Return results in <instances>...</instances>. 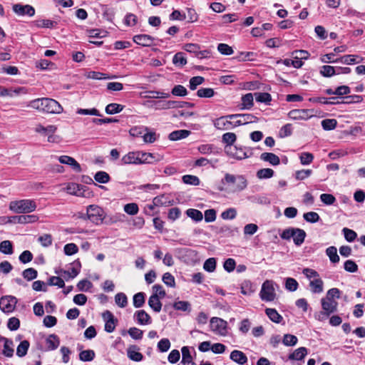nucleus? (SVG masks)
Wrapping results in <instances>:
<instances>
[{
	"mask_svg": "<svg viewBox=\"0 0 365 365\" xmlns=\"http://www.w3.org/2000/svg\"><path fill=\"white\" fill-rule=\"evenodd\" d=\"M28 106L47 113L59 114L63 112V107L56 100L49 98H41L31 101Z\"/></svg>",
	"mask_w": 365,
	"mask_h": 365,
	"instance_id": "f257e3e1",
	"label": "nucleus"
},
{
	"mask_svg": "<svg viewBox=\"0 0 365 365\" xmlns=\"http://www.w3.org/2000/svg\"><path fill=\"white\" fill-rule=\"evenodd\" d=\"M307 234L305 231L300 228L289 227L282 231L280 237L283 240H289L293 238L295 245L300 246L304 242Z\"/></svg>",
	"mask_w": 365,
	"mask_h": 365,
	"instance_id": "f03ea898",
	"label": "nucleus"
},
{
	"mask_svg": "<svg viewBox=\"0 0 365 365\" xmlns=\"http://www.w3.org/2000/svg\"><path fill=\"white\" fill-rule=\"evenodd\" d=\"M36 207L35 201L29 199L11 201L9 203V209L15 213L31 212Z\"/></svg>",
	"mask_w": 365,
	"mask_h": 365,
	"instance_id": "7ed1b4c3",
	"label": "nucleus"
},
{
	"mask_svg": "<svg viewBox=\"0 0 365 365\" xmlns=\"http://www.w3.org/2000/svg\"><path fill=\"white\" fill-rule=\"evenodd\" d=\"M223 184H235L232 192H239L247 187V180L242 175H235L230 173H226L224 178L222 180Z\"/></svg>",
	"mask_w": 365,
	"mask_h": 365,
	"instance_id": "20e7f679",
	"label": "nucleus"
},
{
	"mask_svg": "<svg viewBox=\"0 0 365 365\" xmlns=\"http://www.w3.org/2000/svg\"><path fill=\"white\" fill-rule=\"evenodd\" d=\"M274 282L272 280H266L262 285L260 290V298L262 301L272 302L276 297Z\"/></svg>",
	"mask_w": 365,
	"mask_h": 365,
	"instance_id": "39448f33",
	"label": "nucleus"
},
{
	"mask_svg": "<svg viewBox=\"0 0 365 365\" xmlns=\"http://www.w3.org/2000/svg\"><path fill=\"white\" fill-rule=\"evenodd\" d=\"M86 217L92 222L98 225L103 222V210L96 205H91L87 207Z\"/></svg>",
	"mask_w": 365,
	"mask_h": 365,
	"instance_id": "423d86ee",
	"label": "nucleus"
},
{
	"mask_svg": "<svg viewBox=\"0 0 365 365\" xmlns=\"http://www.w3.org/2000/svg\"><path fill=\"white\" fill-rule=\"evenodd\" d=\"M17 302L14 296H3L0 299V309L4 313H11L15 309Z\"/></svg>",
	"mask_w": 365,
	"mask_h": 365,
	"instance_id": "0eeeda50",
	"label": "nucleus"
},
{
	"mask_svg": "<svg viewBox=\"0 0 365 365\" xmlns=\"http://www.w3.org/2000/svg\"><path fill=\"white\" fill-rule=\"evenodd\" d=\"M225 152L228 156L237 160L245 159L250 156L243 148L235 145L225 146Z\"/></svg>",
	"mask_w": 365,
	"mask_h": 365,
	"instance_id": "6e6552de",
	"label": "nucleus"
},
{
	"mask_svg": "<svg viewBox=\"0 0 365 365\" xmlns=\"http://www.w3.org/2000/svg\"><path fill=\"white\" fill-rule=\"evenodd\" d=\"M210 328L214 332L225 335L227 331V322L218 317H212L210 319Z\"/></svg>",
	"mask_w": 365,
	"mask_h": 365,
	"instance_id": "1a4fd4ad",
	"label": "nucleus"
},
{
	"mask_svg": "<svg viewBox=\"0 0 365 365\" xmlns=\"http://www.w3.org/2000/svg\"><path fill=\"white\" fill-rule=\"evenodd\" d=\"M102 317L106 322L105 331L108 333H112L115 329L118 322L117 319L115 318L113 313L108 310L103 312Z\"/></svg>",
	"mask_w": 365,
	"mask_h": 365,
	"instance_id": "9d476101",
	"label": "nucleus"
},
{
	"mask_svg": "<svg viewBox=\"0 0 365 365\" xmlns=\"http://www.w3.org/2000/svg\"><path fill=\"white\" fill-rule=\"evenodd\" d=\"M163 160V155L140 151V164H153Z\"/></svg>",
	"mask_w": 365,
	"mask_h": 365,
	"instance_id": "9b49d317",
	"label": "nucleus"
},
{
	"mask_svg": "<svg viewBox=\"0 0 365 365\" xmlns=\"http://www.w3.org/2000/svg\"><path fill=\"white\" fill-rule=\"evenodd\" d=\"M187 51L192 53L195 57L198 59L210 58L213 56L212 51L210 49H202V47H188Z\"/></svg>",
	"mask_w": 365,
	"mask_h": 365,
	"instance_id": "f8f14e48",
	"label": "nucleus"
},
{
	"mask_svg": "<svg viewBox=\"0 0 365 365\" xmlns=\"http://www.w3.org/2000/svg\"><path fill=\"white\" fill-rule=\"evenodd\" d=\"M13 11L19 16H33L35 14V9L30 5L14 4L13 6Z\"/></svg>",
	"mask_w": 365,
	"mask_h": 365,
	"instance_id": "ddd939ff",
	"label": "nucleus"
},
{
	"mask_svg": "<svg viewBox=\"0 0 365 365\" xmlns=\"http://www.w3.org/2000/svg\"><path fill=\"white\" fill-rule=\"evenodd\" d=\"M27 93V89L25 87H18L16 88H7L0 86V96L14 97L20 94Z\"/></svg>",
	"mask_w": 365,
	"mask_h": 365,
	"instance_id": "4468645a",
	"label": "nucleus"
},
{
	"mask_svg": "<svg viewBox=\"0 0 365 365\" xmlns=\"http://www.w3.org/2000/svg\"><path fill=\"white\" fill-rule=\"evenodd\" d=\"M230 115L222 116L214 121L215 127L218 130L232 129V120L228 117Z\"/></svg>",
	"mask_w": 365,
	"mask_h": 365,
	"instance_id": "2eb2a0df",
	"label": "nucleus"
},
{
	"mask_svg": "<svg viewBox=\"0 0 365 365\" xmlns=\"http://www.w3.org/2000/svg\"><path fill=\"white\" fill-rule=\"evenodd\" d=\"M123 164H140V151L129 152L121 158Z\"/></svg>",
	"mask_w": 365,
	"mask_h": 365,
	"instance_id": "dca6fc26",
	"label": "nucleus"
},
{
	"mask_svg": "<svg viewBox=\"0 0 365 365\" xmlns=\"http://www.w3.org/2000/svg\"><path fill=\"white\" fill-rule=\"evenodd\" d=\"M58 161L62 164L70 165L72 169L77 173L81 172L80 164L72 157L68 155H61L58 157Z\"/></svg>",
	"mask_w": 365,
	"mask_h": 365,
	"instance_id": "f3484780",
	"label": "nucleus"
},
{
	"mask_svg": "<svg viewBox=\"0 0 365 365\" xmlns=\"http://www.w3.org/2000/svg\"><path fill=\"white\" fill-rule=\"evenodd\" d=\"M322 310L329 315L334 313L337 309L338 302L335 300H330L327 298H322L321 300Z\"/></svg>",
	"mask_w": 365,
	"mask_h": 365,
	"instance_id": "a211bd4d",
	"label": "nucleus"
},
{
	"mask_svg": "<svg viewBox=\"0 0 365 365\" xmlns=\"http://www.w3.org/2000/svg\"><path fill=\"white\" fill-rule=\"evenodd\" d=\"M134 319L141 325L150 324L151 323V317L144 310L136 311L134 314Z\"/></svg>",
	"mask_w": 365,
	"mask_h": 365,
	"instance_id": "6ab92c4d",
	"label": "nucleus"
},
{
	"mask_svg": "<svg viewBox=\"0 0 365 365\" xmlns=\"http://www.w3.org/2000/svg\"><path fill=\"white\" fill-rule=\"evenodd\" d=\"M46 351L56 350L60 345V339L55 334H50L46 339Z\"/></svg>",
	"mask_w": 365,
	"mask_h": 365,
	"instance_id": "aec40b11",
	"label": "nucleus"
},
{
	"mask_svg": "<svg viewBox=\"0 0 365 365\" xmlns=\"http://www.w3.org/2000/svg\"><path fill=\"white\" fill-rule=\"evenodd\" d=\"M139 348L135 345L129 346L127 349L128 357L134 361H140L143 359V354L138 351Z\"/></svg>",
	"mask_w": 365,
	"mask_h": 365,
	"instance_id": "412c9836",
	"label": "nucleus"
},
{
	"mask_svg": "<svg viewBox=\"0 0 365 365\" xmlns=\"http://www.w3.org/2000/svg\"><path fill=\"white\" fill-rule=\"evenodd\" d=\"M230 357V359L240 365H244L247 362V356L242 351L239 350L232 351Z\"/></svg>",
	"mask_w": 365,
	"mask_h": 365,
	"instance_id": "4be33fe9",
	"label": "nucleus"
},
{
	"mask_svg": "<svg viewBox=\"0 0 365 365\" xmlns=\"http://www.w3.org/2000/svg\"><path fill=\"white\" fill-rule=\"evenodd\" d=\"M0 341H4V349L2 354L6 357H12L14 355L13 341L11 339L0 336Z\"/></svg>",
	"mask_w": 365,
	"mask_h": 365,
	"instance_id": "5701e85b",
	"label": "nucleus"
},
{
	"mask_svg": "<svg viewBox=\"0 0 365 365\" xmlns=\"http://www.w3.org/2000/svg\"><path fill=\"white\" fill-rule=\"evenodd\" d=\"M153 38L149 35L140 34L133 37V41L138 46H150Z\"/></svg>",
	"mask_w": 365,
	"mask_h": 365,
	"instance_id": "b1692460",
	"label": "nucleus"
},
{
	"mask_svg": "<svg viewBox=\"0 0 365 365\" xmlns=\"http://www.w3.org/2000/svg\"><path fill=\"white\" fill-rule=\"evenodd\" d=\"M260 159L269 163L272 165H278L280 163L279 158L272 153H262Z\"/></svg>",
	"mask_w": 365,
	"mask_h": 365,
	"instance_id": "393cba45",
	"label": "nucleus"
},
{
	"mask_svg": "<svg viewBox=\"0 0 365 365\" xmlns=\"http://www.w3.org/2000/svg\"><path fill=\"white\" fill-rule=\"evenodd\" d=\"M363 58L357 55H345L339 58V63L344 64H356L362 61Z\"/></svg>",
	"mask_w": 365,
	"mask_h": 365,
	"instance_id": "a878e982",
	"label": "nucleus"
},
{
	"mask_svg": "<svg viewBox=\"0 0 365 365\" xmlns=\"http://www.w3.org/2000/svg\"><path fill=\"white\" fill-rule=\"evenodd\" d=\"M230 120H234L237 118H240L242 120L244 125L247 124L249 123L256 122L257 120V118L252 114H230L228 116Z\"/></svg>",
	"mask_w": 365,
	"mask_h": 365,
	"instance_id": "bb28decb",
	"label": "nucleus"
},
{
	"mask_svg": "<svg viewBox=\"0 0 365 365\" xmlns=\"http://www.w3.org/2000/svg\"><path fill=\"white\" fill-rule=\"evenodd\" d=\"M337 99L338 97H331L329 98L325 97H314L310 98L309 101L313 103H319L325 105H336L340 103Z\"/></svg>",
	"mask_w": 365,
	"mask_h": 365,
	"instance_id": "cd10ccee",
	"label": "nucleus"
},
{
	"mask_svg": "<svg viewBox=\"0 0 365 365\" xmlns=\"http://www.w3.org/2000/svg\"><path fill=\"white\" fill-rule=\"evenodd\" d=\"M307 354V349L305 347H299L294 350L292 354H290L288 356L289 360H296L299 361L303 359L305 356Z\"/></svg>",
	"mask_w": 365,
	"mask_h": 365,
	"instance_id": "c85d7f7f",
	"label": "nucleus"
},
{
	"mask_svg": "<svg viewBox=\"0 0 365 365\" xmlns=\"http://www.w3.org/2000/svg\"><path fill=\"white\" fill-rule=\"evenodd\" d=\"M160 299L155 294H152L148 299V305L155 312H160L162 309Z\"/></svg>",
	"mask_w": 365,
	"mask_h": 365,
	"instance_id": "c756f323",
	"label": "nucleus"
},
{
	"mask_svg": "<svg viewBox=\"0 0 365 365\" xmlns=\"http://www.w3.org/2000/svg\"><path fill=\"white\" fill-rule=\"evenodd\" d=\"M265 313L269 319L277 324H279L283 320V317L277 312L275 309L267 308Z\"/></svg>",
	"mask_w": 365,
	"mask_h": 365,
	"instance_id": "7c9ffc66",
	"label": "nucleus"
},
{
	"mask_svg": "<svg viewBox=\"0 0 365 365\" xmlns=\"http://www.w3.org/2000/svg\"><path fill=\"white\" fill-rule=\"evenodd\" d=\"M324 282L319 277L310 281L309 286L312 292L315 294H319L323 292Z\"/></svg>",
	"mask_w": 365,
	"mask_h": 365,
	"instance_id": "2f4dec72",
	"label": "nucleus"
},
{
	"mask_svg": "<svg viewBox=\"0 0 365 365\" xmlns=\"http://www.w3.org/2000/svg\"><path fill=\"white\" fill-rule=\"evenodd\" d=\"M173 201L170 200L168 199V197H166L165 195H162L160 196H157L153 198V206H170L173 205Z\"/></svg>",
	"mask_w": 365,
	"mask_h": 365,
	"instance_id": "473e14b6",
	"label": "nucleus"
},
{
	"mask_svg": "<svg viewBox=\"0 0 365 365\" xmlns=\"http://www.w3.org/2000/svg\"><path fill=\"white\" fill-rule=\"evenodd\" d=\"M190 134V131L187 130H178L173 131L169 135L170 140H178L187 138Z\"/></svg>",
	"mask_w": 365,
	"mask_h": 365,
	"instance_id": "72a5a7b5",
	"label": "nucleus"
},
{
	"mask_svg": "<svg viewBox=\"0 0 365 365\" xmlns=\"http://www.w3.org/2000/svg\"><path fill=\"white\" fill-rule=\"evenodd\" d=\"M71 265L72 267L70 271H64V274H67L71 278H74L80 272L81 265L79 260L74 261Z\"/></svg>",
	"mask_w": 365,
	"mask_h": 365,
	"instance_id": "f704fd0d",
	"label": "nucleus"
},
{
	"mask_svg": "<svg viewBox=\"0 0 365 365\" xmlns=\"http://www.w3.org/2000/svg\"><path fill=\"white\" fill-rule=\"evenodd\" d=\"M181 351H182L181 364L182 365L190 364L195 363L192 361V357L190 354V349L187 346H183L181 349Z\"/></svg>",
	"mask_w": 365,
	"mask_h": 365,
	"instance_id": "c9c22d12",
	"label": "nucleus"
},
{
	"mask_svg": "<svg viewBox=\"0 0 365 365\" xmlns=\"http://www.w3.org/2000/svg\"><path fill=\"white\" fill-rule=\"evenodd\" d=\"M123 108H124V106L123 105L112 103L107 105L105 110L107 114L113 115V114H115V113H118L121 112L123 110Z\"/></svg>",
	"mask_w": 365,
	"mask_h": 365,
	"instance_id": "e433bc0d",
	"label": "nucleus"
},
{
	"mask_svg": "<svg viewBox=\"0 0 365 365\" xmlns=\"http://www.w3.org/2000/svg\"><path fill=\"white\" fill-rule=\"evenodd\" d=\"M289 116L294 120L306 119L308 116L307 110H292L289 113Z\"/></svg>",
	"mask_w": 365,
	"mask_h": 365,
	"instance_id": "4c0bfd02",
	"label": "nucleus"
},
{
	"mask_svg": "<svg viewBox=\"0 0 365 365\" xmlns=\"http://www.w3.org/2000/svg\"><path fill=\"white\" fill-rule=\"evenodd\" d=\"M30 344L27 340L22 341L16 349V355L23 357L26 355Z\"/></svg>",
	"mask_w": 365,
	"mask_h": 365,
	"instance_id": "58836bf2",
	"label": "nucleus"
},
{
	"mask_svg": "<svg viewBox=\"0 0 365 365\" xmlns=\"http://www.w3.org/2000/svg\"><path fill=\"white\" fill-rule=\"evenodd\" d=\"M186 215L195 222H200L202 220V213L196 209L190 208L186 210Z\"/></svg>",
	"mask_w": 365,
	"mask_h": 365,
	"instance_id": "ea45409f",
	"label": "nucleus"
},
{
	"mask_svg": "<svg viewBox=\"0 0 365 365\" xmlns=\"http://www.w3.org/2000/svg\"><path fill=\"white\" fill-rule=\"evenodd\" d=\"M326 254L329 257V259L332 263H337L339 262V257L337 254V250L335 247H329L326 250Z\"/></svg>",
	"mask_w": 365,
	"mask_h": 365,
	"instance_id": "a19ab883",
	"label": "nucleus"
},
{
	"mask_svg": "<svg viewBox=\"0 0 365 365\" xmlns=\"http://www.w3.org/2000/svg\"><path fill=\"white\" fill-rule=\"evenodd\" d=\"M95 356V351L92 349L82 351L79 354V359L82 361H91Z\"/></svg>",
	"mask_w": 365,
	"mask_h": 365,
	"instance_id": "79ce46f5",
	"label": "nucleus"
},
{
	"mask_svg": "<svg viewBox=\"0 0 365 365\" xmlns=\"http://www.w3.org/2000/svg\"><path fill=\"white\" fill-rule=\"evenodd\" d=\"M173 63L177 66H183L187 63L185 53L182 52L177 53L173 58Z\"/></svg>",
	"mask_w": 365,
	"mask_h": 365,
	"instance_id": "37998d69",
	"label": "nucleus"
},
{
	"mask_svg": "<svg viewBox=\"0 0 365 365\" xmlns=\"http://www.w3.org/2000/svg\"><path fill=\"white\" fill-rule=\"evenodd\" d=\"M145 294L144 292H138L133 296V306L135 308L142 307L145 304Z\"/></svg>",
	"mask_w": 365,
	"mask_h": 365,
	"instance_id": "c03bdc74",
	"label": "nucleus"
},
{
	"mask_svg": "<svg viewBox=\"0 0 365 365\" xmlns=\"http://www.w3.org/2000/svg\"><path fill=\"white\" fill-rule=\"evenodd\" d=\"M242 109H250L253 106V94L247 93L242 97Z\"/></svg>",
	"mask_w": 365,
	"mask_h": 365,
	"instance_id": "a18cd8bd",
	"label": "nucleus"
},
{
	"mask_svg": "<svg viewBox=\"0 0 365 365\" xmlns=\"http://www.w3.org/2000/svg\"><path fill=\"white\" fill-rule=\"evenodd\" d=\"M173 308L175 310L190 312V304L187 301H176L173 304Z\"/></svg>",
	"mask_w": 365,
	"mask_h": 365,
	"instance_id": "49530a36",
	"label": "nucleus"
},
{
	"mask_svg": "<svg viewBox=\"0 0 365 365\" xmlns=\"http://www.w3.org/2000/svg\"><path fill=\"white\" fill-rule=\"evenodd\" d=\"M56 130V127L55 125H48L47 127H44L41 125H38L36 128V131L39 133H43L46 135L48 134H53Z\"/></svg>",
	"mask_w": 365,
	"mask_h": 365,
	"instance_id": "de8ad7c7",
	"label": "nucleus"
},
{
	"mask_svg": "<svg viewBox=\"0 0 365 365\" xmlns=\"http://www.w3.org/2000/svg\"><path fill=\"white\" fill-rule=\"evenodd\" d=\"M0 252L5 255H11L14 252L12 243L9 240H4L0 243Z\"/></svg>",
	"mask_w": 365,
	"mask_h": 365,
	"instance_id": "09e8293b",
	"label": "nucleus"
},
{
	"mask_svg": "<svg viewBox=\"0 0 365 365\" xmlns=\"http://www.w3.org/2000/svg\"><path fill=\"white\" fill-rule=\"evenodd\" d=\"M319 73L324 77H331L336 75V68L331 66H323L321 67Z\"/></svg>",
	"mask_w": 365,
	"mask_h": 365,
	"instance_id": "8fccbe9b",
	"label": "nucleus"
},
{
	"mask_svg": "<svg viewBox=\"0 0 365 365\" xmlns=\"http://www.w3.org/2000/svg\"><path fill=\"white\" fill-rule=\"evenodd\" d=\"M94 180L100 183H107L110 181V175L105 171H98L94 175Z\"/></svg>",
	"mask_w": 365,
	"mask_h": 365,
	"instance_id": "3c124183",
	"label": "nucleus"
},
{
	"mask_svg": "<svg viewBox=\"0 0 365 365\" xmlns=\"http://www.w3.org/2000/svg\"><path fill=\"white\" fill-rule=\"evenodd\" d=\"M255 99L257 102L269 104L272 101V96L268 93H255Z\"/></svg>",
	"mask_w": 365,
	"mask_h": 365,
	"instance_id": "603ef678",
	"label": "nucleus"
},
{
	"mask_svg": "<svg viewBox=\"0 0 365 365\" xmlns=\"http://www.w3.org/2000/svg\"><path fill=\"white\" fill-rule=\"evenodd\" d=\"M274 172L271 168H262L257 172V177L259 179H267L272 178Z\"/></svg>",
	"mask_w": 365,
	"mask_h": 365,
	"instance_id": "864d4df0",
	"label": "nucleus"
},
{
	"mask_svg": "<svg viewBox=\"0 0 365 365\" xmlns=\"http://www.w3.org/2000/svg\"><path fill=\"white\" fill-rule=\"evenodd\" d=\"M237 140V136L234 133H226L222 135V140L226 144L225 146L233 145Z\"/></svg>",
	"mask_w": 365,
	"mask_h": 365,
	"instance_id": "5fc2aeb1",
	"label": "nucleus"
},
{
	"mask_svg": "<svg viewBox=\"0 0 365 365\" xmlns=\"http://www.w3.org/2000/svg\"><path fill=\"white\" fill-rule=\"evenodd\" d=\"M22 276L28 281H31L36 279L38 276V272L34 268H28L23 271Z\"/></svg>",
	"mask_w": 365,
	"mask_h": 365,
	"instance_id": "6e6d98bb",
	"label": "nucleus"
},
{
	"mask_svg": "<svg viewBox=\"0 0 365 365\" xmlns=\"http://www.w3.org/2000/svg\"><path fill=\"white\" fill-rule=\"evenodd\" d=\"M83 185H80L76 183H69L66 187V190L68 193L75 195H81V190L83 188Z\"/></svg>",
	"mask_w": 365,
	"mask_h": 365,
	"instance_id": "4d7b16f0",
	"label": "nucleus"
},
{
	"mask_svg": "<svg viewBox=\"0 0 365 365\" xmlns=\"http://www.w3.org/2000/svg\"><path fill=\"white\" fill-rule=\"evenodd\" d=\"M337 125V121L336 119H324L322 121V126L325 130H334Z\"/></svg>",
	"mask_w": 365,
	"mask_h": 365,
	"instance_id": "13d9d810",
	"label": "nucleus"
},
{
	"mask_svg": "<svg viewBox=\"0 0 365 365\" xmlns=\"http://www.w3.org/2000/svg\"><path fill=\"white\" fill-rule=\"evenodd\" d=\"M200 98H211L215 95V91L211 88H201L197 91Z\"/></svg>",
	"mask_w": 365,
	"mask_h": 365,
	"instance_id": "bf43d9fd",
	"label": "nucleus"
},
{
	"mask_svg": "<svg viewBox=\"0 0 365 365\" xmlns=\"http://www.w3.org/2000/svg\"><path fill=\"white\" fill-rule=\"evenodd\" d=\"M115 302L117 305L123 308L128 304V298L124 293L120 292L115 296Z\"/></svg>",
	"mask_w": 365,
	"mask_h": 365,
	"instance_id": "052dcab7",
	"label": "nucleus"
},
{
	"mask_svg": "<svg viewBox=\"0 0 365 365\" xmlns=\"http://www.w3.org/2000/svg\"><path fill=\"white\" fill-rule=\"evenodd\" d=\"M182 182L187 185H200V179L195 176L192 175H185L182 176Z\"/></svg>",
	"mask_w": 365,
	"mask_h": 365,
	"instance_id": "680f3d73",
	"label": "nucleus"
},
{
	"mask_svg": "<svg viewBox=\"0 0 365 365\" xmlns=\"http://www.w3.org/2000/svg\"><path fill=\"white\" fill-rule=\"evenodd\" d=\"M171 93L175 96L182 97L185 96L187 94V91L186 88L184 87L183 86L176 85L173 88Z\"/></svg>",
	"mask_w": 365,
	"mask_h": 365,
	"instance_id": "e2e57ef3",
	"label": "nucleus"
},
{
	"mask_svg": "<svg viewBox=\"0 0 365 365\" xmlns=\"http://www.w3.org/2000/svg\"><path fill=\"white\" fill-rule=\"evenodd\" d=\"M298 287L299 284L295 279L291 277H288L286 279L285 288L287 290L290 292H294L297 289Z\"/></svg>",
	"mask_w": 365,
	"mask_h": 365,
	"instance_id": "0e129e2a",
	"label": "nucleus"
},
{
	"mask_svg": "<svg viewBox=\"0 0 365 365\" xmlns=\"http://www.w3.org/2000/svg\"><path fill=\"white\" fill-rule=\"evenodd\" d=\"M303 217L304 220L311 223H315L320 220L319 214L312 211L304 213Z\"/></svg>",
	"mask_w": 365,
	"mask_h": 365,
	"instance_id": "69168bd1",
	"label": "nucleus"
},
{
	"mask_svg": "<svg viewBox=\"0 0 365 365\" xmlns=\"http://www.w3.org/2000/svg\"><path fill=\"white\" fill-rule=\"evenodd\" d=\"M256 57V53L254 52L250 51H242L240 54L235 58L239 61H253Z\"/></svg>",
	"mask_w": 365,
	"mask_h": 365,
	"instance_id": "338daca9",
	"label": "nucleus"
},
{
	"mask_svg": "<svg viewBox=\"0 0 365 365\" xmlns=\"http://www.w3.org/2000/svg\"><path fill=\"white\" fill-rule=\"evenodd\" d=\"M205 81V78L202 76H194L190 79L189 87L191 90L194 91L197 88V86L202 84Z\"/></svg>",
	"mask_w": 365,
	"mask_h": 365,
	"instance_id": "774afa93",
	"label": "nucleus"
}]
</instances>
